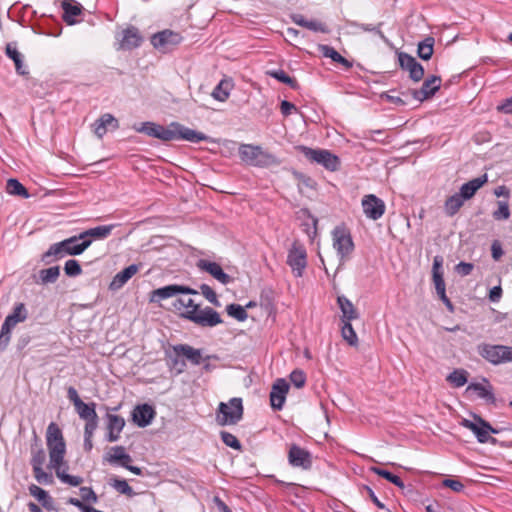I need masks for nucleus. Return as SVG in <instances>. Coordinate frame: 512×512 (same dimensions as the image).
Listing matches in <instances>:
<instances>
[{
  "label": "nucleus",
  "mask_w": 512,
  "mask_h": 512,
  "mask_svg": "<svg viewBox=\"0 0 512 512\" xmlns=\"http://www.w3.org/2000/svg\"><path fill=\"white\" fill-rule=\"evenodd\" d=\"M80 493L83 501L96 503L98 501V496L90 487H81Z\"/></svg>",
  "instance_id": "052dcab7"
},
{
  "label": "nucleus",
  "mask_w": 512,
  "mask_h": 512,
  "mask_svg": "<svg viewBox=\"0 0 512 512\" xmlns=\"http://www.w3.org/2000/svg\"><path fill=\"white\" fill-rule=\"evenodd\" d=\"M437 278L433 280L436 292L440 299L444 302L446 307L449 309V311H453L454 307L449 298L446 296V290H445V282L443 279V275H437Z\"/></svg>",
  "instance_id": "a19ab883"
},
{
  "label": "nucleus",
  "mask_w": 512,
  "mask_h": 512,
  "mask_svg": "<svg viewBox=\"0 0 512 512\" xmlns=\"http://www.w3.org/2000/svg\"><path fill=\"white\" fill-rule=\"evenodd\" d=\"M6 55L13 60L16 72L19 75H27L29 72L23 63V56L18 51L15 43H8L5 48Z\"/></svg>",
  "instance_id": "c85d7f7f"
},
{
  "label": "nucleus",
  "mask_w": 512,
  "mask_h": 512,
  "mask_svg": "<svg viewBox=\"0 0 512 512\" xmlns=\"http://www.w3.org/2000/svg\"><path fill=\"white\" fill-rule=\"evenodd\" d=\"M238 154L240 160L248 166L272 168L281 164L276 155L263 149L260 145L242 143L239 145Z\"/></svg>",
  "instance_id": "20e7f679"
},
{
  "label": "nucleus",
  "mask_w": 512,
  "mask_h": 512,
  "mask_svg": "<svg viewBox=\"0 0 512 512\" xmlns=\"http://www.w3.org/2000/svg\"><path fill=\"white\" fill-rule=\"evenodd\" d=\"M243 417L241 398H232L228 403L221 402L218 406L216 421L219 425H235Z\"/></svg>",
  "instance_id": "0eeeda50"
},
{
  "label": "nucleus",
  "mask_w": 512,
  "mask_h": 512,
  "mask_svg": "<svg viewBox=\"0 0 512 512\" xmlns=\"http://www.w3.org/2000/svg\"><path fill=\"white\" fill-rule=\"evenodd\" d=\"M497 110L505 114H512V96L498 105Z\"/></svg>",
  "instance_id": "774afa93"
},
{
  "label": "nucleus",
  "mask_w": 512,
  "mask_h": 512,
  "mask_svg": "<svg viewBox=\"0 0 512 512\" xmlns=\"http://www.w3.org/2000/svg\"><path fill=\"white\" fill-rule=\"evenodd\" d=\"M305 28L314 32H328L326 25L317 20H307Z\"/></svg>",
  "instance_id": "680f3d73"
},
{
  "label": "nucleus",
  "mask_w": 512,
  "mask_h": 512,
  "mask_svg": "<svg viewBox=\"0 0 512 512\" xmlns=\"http://www.w3.org/2000/svg\"><path fill=\"white\" fill-rule=\"evenodd\" d=\"M107 441L116 442L120 438V434L125 426V420L123 417L107 413Z\"/></svg>",
  "instance_id": "5701e85b"
},
{
  "label": "nucleus",
  "mask_w": 512,
  "mask_h": 512,
  "mask_svg": "<svg viewBox=\"0 0 512 512\" xmlns=\"http://www.w3.org/2000/svg\"><path fill=\"white\" fill-rule=\"evenodd\" d=\"M155 415L156 412L151 405L142 404L135 407L132 418L139 427H146L152 422Z\"/></svg>",
  "instance_id": "4be33fe9"
},
{
  "label": "nucleus",
  "mask_w": 512,
  "mask_h": 512,
  "mask_svg": "<svg viewBox=\"0 0 512 512\" xmlns=\"http://www.w3.org/2000/svg\"><path fill=\"white\" fill-rule=\"evenodd\" d=\"M482 356L493 364L512 361V347L504 345H485Z\"/></svg>",
  "instance_id": "f3484780"
},
{
  "label": "nucleus",
  "mask_w": 512,
  "mask_h": 512,
  "mask_svg": "<svg viewBox=\"0 0 512 512\" xmlns=\"http://www.w3.org/2000/svg\"><path fill=\"white\" fill-rule=\"evenodd\" d=\"M46 461V454L43 449L32 451L31 465L32 469L43 467Z\"/></svg>",
  "instance_id": "4d7b16f0"
},
{
  "label": "nucleus",
  "mask_w": 512,
  "mask_h": 512,
  "mask_svg": "<svg viewBox=\"0 0 512 512\" xmlns=\"http://www.w3.org/2000/svg\"><path fill=\"white\" fill-rule=\"evenodd\" d=\"M66 256L63 242L55 243L50 246V248L42 254L41 260L45 264H50L55 260L61 259Z\"/></svg>",
  "instance_id": "72a5a7b5"
},
{
  "label": "nucleus",
  "mask_w": 512,
  "mask_h": 512,
  "mask_svg": "<svg viewBox=\"0 0 512 512\" xmlns=\"http://www.w3.org/2000/svg\"><path fill=\"white\" fill-rule=\"evenodd\" d=\"M362 207L365 215L372 220H378L385 213V203L375 194H366L362 199Z\"/></svg>",
  "instance_id": "6ab92c4d"
},
{
  "label": "nucleus",
  "mask_w": 512,
  "mask_h": 512,
  "mask_svg": "<svg viewBox=\"0 0 512 512\" xmlns=\"http://www.w3.org/2000/svg\"><path fill=\"white\" fill-rule=\"evenodd\" d=\"M268 74L276 80L287 84L290 88L296 90L299 88V84L295 78L290 77L284 70L278 69L269 71Z\"/></svg>",
  "instance_id": "37998d69"
},
{
  "label": "nucleus",
  "mask_w": 512,
  "mask_h": 512,
  "mask_svg": "<svg viewBox=\"0 0 512 512\" xmlns=\"http://www.w3.org/2000/svg\"><path fill=\"white\" fill-rule=\"evenodd\" d=\"M287 264L296 277H301L307 265L306 248L299 241H294L287 256Z\"/></svg>",
  "instance_id": "f8f14e48"
},
{
  "label": "nucleus",
  "mask_w": 512,
  "mask_h": 512,
  "mask_svg": "<svg viewBox=\"0 0 512 512\" xmlns=\"http://www.w3.org/2000/svg\"><path fill=\"white\" fill-rule=\"evenodd\" d=\"M296 149L311 163L321 165L329 171H336L340 167V159L337 155L326 149H314L299 145Z\"/></svg>",
  "instance_id": "39448f33"
},
{
  "label": "nucleus",
  "mask_w": 512,
  "mask_h": 512,
  "mask_svg": "<svg viewBox=\"0 0 512 512\" xmlns=\"http://www.w3.org/2000/svg\"><path fill=\"white\" fill-rule=\"evenodd\" d=\"M5 190L6 192H28L24 185L15 178L6 181Z\"/></svg>",
  "instance_id": "13d9d810"
},
{
  "label": "nucleus",
  "mask_w": 512,
  "mask_h": 512,
  "mask_svg": "<svg viewBox=\"0 0 512 512\" xmlns=\"http://www.w3.org/2000/svg\"><path fill=\"white\" fill-rule=\"evenodd\" d=\"M498 208L493 212V217L496 220H507L510 217L509 204L507 201H498Z\"/></svg>",
  "instance_id": "3c124183"
},
{
  "label": "nucleus",
  "mask_w": 512,
  "mask_h": 512,
  "mask_svg": "<svg viewBox=\"0 0 512 512\" xmlns=\"http://www.w3.org/2000/svg\"><path fill=\"white\" fill-rule=\"evenodd\" d=\"M434 43L435 40L433 37H426L424 40L420 41L418 43L417 47V55L422 60H429L431 59L433 52H434Z\"/></svg>",
  "instance_id": "e433bc0d"
},
{
  "label": "nucleus",
  "mask_w": 512,
  "mask_h": 512,
  "mask_svg": "<svg viewBox=\"0 0 512 512\" xmlns=\"http://www.w3.org/2000/svg\"><path fill=\"white\" fill-rule=\"evenodd\" d=\"M288 390L289 384L286 382V380L277 379L275 381L270 392V403L273 409H282Z\"/></svg>",
  "instance_id": "412c9836"
},
{
  "label": "nucleus",
  "mask_w": 512,
  "mask_h": 512,
  "mask_svg": "<svg viewBox=\"0 0 512 512\" xmlns=\"http://www.w3.org/2000/svg\"><path fill=\"white\" fill-rule=\"evenodd\" d=\"M290 380L297 388H301L305 385L306 375L302 370H294L290 374Z\"/></svg>",
  "instance_id": "bf43d9fd"
},
{
  "label": "nucleus",
  "mask_w": 512,
  "mask_h": 512,
  "mask_svg": "<svg viewBox=\"0 0 512 512\" xmlns=\"http://www.w3.org/2000/svg\"><path fill=\"white\" fill-rule=\"evenodd\" d=\"M98 427V419L88 420L84 426V437H92Z\"/></svg>",
  "instance_id": "0e129e2a"
},
{
  "label": "nucleus",
  "mask_w": 512,
  "mask_h": 512,
  "mask_svg": "<svg viewBox=\"0 0 512 512\" xmlns=\"http://www.w3.org/2000/svg\"><path fill=\"white\" fill-rule=\"evenodd\" d=\"M288 461L291 466L303 470H309L312 467L311 453L296 444H292L289 448Z\"/></svg>",
  "instance_id": "a211bd4d"
},
{
  "label": "nucleus",
  "mask_w": 512,
  "mask_h": 512,
  "mask_svg": "<svg viewBox=\"0 0 512 512\" xmlns=\"http://www.w3.org/2000/svg\"><path fill=\"white\" fill-rule=\"evenodd\" d=\"M319 51L324 57L330 58L332 61L341 64L346 69H350L352 67V62L341 56L340 53L329 45H320Z\"/></svg>",
  "instance_id": "473e14b6"
},
{
  "label": "nucleus",
  "mask_w": 512,
  "mask_h": 512,
  "mask_svg": "<svg viewBox=\"0 0 512 512\" xmlns=\"http://www.w3.org/2000/svg\"><path fill=\"white\" fill-rule=\"evenodd\" d=\"M66 255H79L91 244V240H82L79 236H73L62 241Z\"/></svg>",
  "instance_id": "393cba45"
},
{
  "label": "nucleus",
  "mask_w": 512,
  "mask_h": 512,
  "mask_svg": "<svg viewBox=\"0 0 512 512\" xmlns=\"http://www.w3.org/2000/svg\"><path fill=\"white\" fill-rule=\"evenodd\" d=\"M474 419L475 422L470 421L468 419H463L461 421V425L471 430L476 435L480 443H494L496 440L493 437H491L490 434H497L498 430L493 428L487 421L483 420L479 416L474 415Z\"/></svg>",
  "instance_id": "9d476101"
},
{
  "label": "nucleus",
  "mask_w": 512,
  "mask_h": 512,
  "mask_svg": "<svg viewBox=\"0 0 512 512\" xmlns=\"http://www.w3.org/2000/svg\"><path fill=\"white\" fill-rule=\"evenodd\" d=\"M232 84L229 80H221L212 92V97L220 102H224L228 99Z\"/></svg>",
  "instance_id": "4c0bfd02"
},
{
  "label": "nucleus",
  "mask_w": 512,
  "mask_h": 512,
  "mask_svg": "<svg viewBox=\"0 0 512 512\" xmlns=\"http://www.w3.org/2000/svg\"><path fill=\"white\" fill-rule=\"evenodd\" d=\"M487 180V174L478 176L462 184L459 188V192H477V190H479L487 182Z\"/></svg>",
  "instance_id": "79ce46f5"
},
{
  "label": "nucleus",
  "mask_w": 512,
  "mask_h": 512,
  "mask_svg": "<svg viewBox=\"0 0 512 512\" xmlns=\"http://www.w3.org/2000/svg\"><path fill=\"white\" fill-rule=\"evenodd\" d=\"M443 486L450 488L454 492H461L464 489V485L456 479H445Z\"/></svg>",
  "instance_id": "69168bd1"
},
{
  "label": "nucleus",
  "mask_w": 512,
  "mask_h": 512,
  "mask_svg": "<svg viewBox=\"0 0 512 512\" xmlns=\"http://www.w3.org/2000/svg\"><path fill=\"white\" fill-rule=\"evenodd\" d=\"M60 275V267L54 266L46 269H41L38 272L36 283L41 285L52 284L57 281Z\"/></svg>",
  "instance_id": "2f4dec72"
},
{
  "label": "nucleus",
  "mask_w": 512,
  "mask_h": 512,
  "mask_svg": "<svg viewBox=\"0 0 512 512\" xmlns=\"http://www.w3.org/2000/svg\"><path fill=\"white\" fill-rule=\"evenodd\" d=\"M473 268L474 265L472 263L460 262L456 266V271L458 274L462 276H467L472 272Z\"/></svg>",
  "instance_id": "338daca9"
},
{
  "label": "nucleus",
  "mask_w": 512,
  "mask_h": 512,
  "mask_svg": "<svg viewBox=\"0 0 512 512\" xmlns=\"http://www.w3.org/2000/svg\"><path fill=\"white\" fill-rule=\"evenodd\" d=\"M111 452L107 455L106 460L112 464L118 463L122 467H128V464L132 462V457L125 452L123 446L112 447Z\"/></svg>",
  "instance_id": "7c9ffc66"
},
{
  "label": "nucleus",
  "mask_w": 512,
  "mask_h": 512,
  "mask_svg": "<svg viewBox=\"0 0 512 512\" xmlns=\"http://www.w3.org/2000/svg\"><path fill=\"white\" fill-rule=\"evenodd\" d=\"M178 294H184V296L177 298L173 303V306L177 311H179L182 317H184V314H186L187 311L193 310L194 308L197 309L199 307V304H196L192 298L187 296L190 294H197V292L189 287L176 284L154 290L152 292L151 301L159 302Z\"/></svg>",
  "instance_id": "7ed1b4c3"
},
{
  "label": "nucleus",
  "mask_w": 512,
  "mask_h": 512,
  "mask_svg": "<svg viewBox=\"0 0 512 512\" xmlns=\"http://www.w3.org/2000/svg\"><path fill=\"white\" fill-rule=\"evenodd\" d=\"M475 194H453L445 201V212L448 216L455 215L463 206L466 200L471 199Z\"/></svg>",
  "instance_id": "cd10ccee"
},
{
  "label": "nucleus",
  "mask_w": 512,
  "mask_h": 512,
  "mask_svg": "<svg viewBox=\"0 0 512 512\" xmlns=\"http://www.w3.org/2000/svg\"><path fill=\"white\" fill-rule=\"evenodd\" d=\"M65 274L69 277H75L82 273V268L77 260L70 259L64 266Z\"/></svg>",
  "instance_id": "603ef678"
},
{
  "label": "nucleus",
  "mask_w": 512,
  "mask_h": 512,
  "mask_svg": "<svg viewBox=\"0 0 512 512\" xmlns=\"http://www.w3.org/2000/svg\"><path fill=\"white\" fill-rule=\"evenodd\" d=\"M470 392L476 393L479 398L485 399L487 402H495V396L490 386L487 388L481 383H471L466 389V393Z\"/></svg>",
  "instance_id": "c9c22d12"
},
{
  "label": "nucleus",
  "mask_w": 512,
  "mask_h": 512,
  "mask_svg": "<svg viewBox=\"0 0 512 512\" xmlns=\"http://www.w3.org/2000/svg\"><path fill=\"white\" fill-rule=\"evenodd\" d=\"M139 270V267L135 264H132L128 267H126L125 269H123L122 271L118 272L111 284H110V288L112 290H117V289H120L122 286H124L128 280H130Z\"/></svg>",
  "instance_id": "bb28decb"
},
{
  "label": "nucleus",
  "mask_w": 512,
  "mask_h": 512,
  "mask_svg": "<svg viewBox=\"0 0 512 512\" xmlns=\"http://www.w3.org/2000/svg\"><path fill=\"white\" fill-rule=\"evenodd\" d=\"M98 121L103 123V125H105L106 128L108 126H112L114 129H117L119 127L117 119L113 115H111L109 113L103 114L98 119Z\"/></svg>",
  "instance_id": "e2e57ef3"
},
{
  "label": "nucleus",
  "mask_w": 512,
  "mask_h": 512,
  "mask_svg": "<svg viewBox=\"0 0 512 512\" xmlns=\"http://www.w3.org/2000/svg\"><path fill=\"white\" fill-rule=\"evenodd\" d=\"M139 133H144L150 137L162 140H184L191 143L201 141H212V139L203 132L190 129L179 122H171L168 126H163L154 122H143L139 127H134Z\"/></svg>",
  "instance_id": "f03ea898"
},
{
  "label": "nucleus",
  "mask_w": 512,
  "mask_h": 512,
  "mask_svg": "<svg viewBox=\"0 0 512 512\" xmlns=\"http://www.w3.org/2000/svg\"><path fill=\"white\" fill-rule=\"evenodd\" d=\"M332 240L341 262L350 259L355 248L350 230L345 225L336 226L332 231Z\"/></svg>",
  "instance_id": "6e6552de"
},
{
  "label": "nucleus",
  "mask_w": 512,
  "mask_h": 512,
  "mask_svg": "<svg viewBox=\"0 0 512 512\" xmlns=\"http://www.w3.org/2000/svg\"><path fill=\"white\" fill-rule=\"evenodd\" d=\"M468 373L465 370H454L447 377V381L453 384L455 387H461L467 382Z\"/></svg>",
  "instance_id": "de8ad7c7"
},
{
  "label": "nucleus",
  "mask_w": 512,
  "mask_h": 512,
  "mask_svg": "<svg viewBox=\"0 0 512 512\" xmlns=\"http://www.w3.org/2000/svg\"><path fill=\"white\" fill-rule=\"evenodd\" d=\"M197 267L200 270L209 273L221 284L227 285L233 281V278L227 273H225L221 266L216 262H212L206 259H200L197 262Z\"/></svg>",
  "instance_id": "aec40b11"
},
{
  "label": "nucleus",
  "mask_w": 512,
  "mask_h": 512,
  "mask_svg": "<svg viewBox=\"0 0 512 512\" xmlns=\"http://www.w3.org/2000/svg\"><path fill=\"white\" fill-rule=\"evenodd\" d=\"M227 314L238 321H245L248 314L244 307L239 304H230L226 307Z\"/></svg>",
  "instance_id": "49530a36"
},
{
  "label": "nucleus",
  "mask_w": 512,
  "mask_h": 512,
  "mask_svg": "<svg viewBox=\"0 0 512 512\" xmlns=\"http://www.w3.org/2000/svg\"><path fill=\"white\" fill-rule=\"evenodd\" d=\"M441 82L440 76L432 75L424 80L420 89H411L407 92H402V95L407 96L410 94L415 100L423 102L436 94L441 87Z\"/></svg>",
  "instance_id": "4468645a"
},
{
  "label": "nucleus",
  "mask_w": 512,
  "mask_h": 512,
  "mask_svg": "<svg viewBox=\"0 0 512 512\" xmlns=\"http://www.w3.org/2000/svg\"><path fill=\"white\" fill-rule=\"evenodd\" d=\"M297 217L302 219L306 217L308 221L301 224L303 231L307 234L310 240H313L317 236V225L318 219L313 217L307 208H303L297 212Z\"/></svg>",
  "instance_id": "a878e982"
},
{
  "label": "nucleus",
  "mask_w": 512,
  "mask_h": 512,
  "mask_svg": "<svg viewBox=\"0 0 512 512\" xmlns=\"http://www.w3.org/2000/svg\"><path fill=\"white\" fill-rule=\"evenodd\" d=\"M184 318L201 327H214L223 322L220 314L208 306L203 309L199 306L197 309L187 311Z\"/></svg>",
  "instance_id": "1a4fd4ad"
},
{
  "label": "nucleus",
  "mask_w": 512,
  "mask_h": 512,
  "mask_svg": "<svg viewBox=\"0 0 512 512\" xmlns=\"http://www.w3.org/2000/svg\"><path fill=\"white\" fill-rule=\"evenodd\" d=\"M116 38L119 44L118 49L120 50H132L138 48L143 42V36L139 29L133 25L123 29Z\"/></svg>",
  "instance_id": "dca6fc26"
},
{
  "label": "nucleus",
  "mask_w": 512,
  "mask_h": 512,
  "mask_svg": "<svg viewBox=\"0 0 512 512\" xmlns=\"http://www.w3.org/2000/svg\"><path fill=\"white\" fill-rule=\"evenodd\" d=\"M114 225L98 226L95 228L88 229L79 235L82 240H88L87 238L104 239L111 234Z\"/></svg>",
  "instance_id": "f704fd0d"
},
{
  "label": "nucleus",
  "mask_w": 512,
  "mask_h": 512,
  "mask_svg": "<svg viewBox=\"0 0 512 512\" xmlns=\"http://www.w3.org/2000/svg\"><path fill=\"white\" fill-rule=\"evenodd\" d=\"M200 290H201V293L202 295L213 305L219 307L221 306L218 298H217V295L215 293V291L208 285L206 284H202L200 286Z\"/></svg>",
  "instance_id": "6e6d98bb"
},
{
  "label": "nucleus",
  "mask_w": 512,
  "mask_h": 512,
  "mask_svg": "<svg viewBox=\"0 0 512 512\" xmlns=\"http://www.w3.org/2000/svg\"><path fill=\"white\" fill-rule=\"evenodd\" d=\"M342 337L352 346L357 345L358 338L357 335L351 325V322L345 321L343 322V326L341 328Z\"/></svg>",
  "instance_id": "a18cd8bd"
},
{
  "label": "nucleus",
  "mask_w": 512,
  "mask_h": 512,
  "mask_svg": "<svg viewBox=\"0 0 512 512\" xmlns=\"http://www.w3.org/2000/svg\"><path fill=\"white\" fill-rule=\"evenodd\" d=\"M61 7L63 9L62 19L67 25L78 23L75 17L82 14L83 7L81 4L74 0H63Z\"/></svg>",
  "instance_id": "b1692460"
},
{
  "label": "nucleus",
  "mask_w": 512,
  "mask_h": 512,
  "mask_svg": "<svg viewBox=\"0 0 512 512\" xmlns=\"http://www.w3.org/2000/svg\"><path fill=\"white\" fill-rule=\"evenodd\" d=\"M173 351L176 355V358L173 360V367L177 368L178 373H182L186 366L184 361L178 360V357L183 356L194 365H199L203 360L201 350L187 344L175 345L173 346Z\"/></svg>",
  "instance_id": "ddd939ff"
},
{
  "label": "nucleus",
  "mask_w": 512,
  "mask_h": 512,
  "mask_svg": "<svg viewBox=\"0 0 512 512\" xmlns=\"http://www.w3.org/2000/svg\"><path fill=\"white\" fill-rule=\"evenodd\" d=\"M29 493L37 498V500L40 501L44 507H47V502L50 497L44 489L35 484H32L29 486Z\"/></svg>",
  "instance_id": "09e8293b"
},
{
  "label": "nucleus",
  "mask_w": 512,
  "mask_h": 512,
  "mask_svg": "<svg viewBox=\"0 0 512 512\" xmlns=\"http://www.w3.org/2000/svg\"><path fill=\"white\" fill-rule=\"evenodd\" d=\"M96 404L94 402L87 404L83 401L78 404L75 409L79 414V417L85 421L98 419V415L95 410Z\"/></svg>",
  "instance_id": "58836bf2"
},
{
  "label": "nucleus",
  "mask_w": 512,
  "mask_h": 512,
  "mask_svg": "<svg viewBox=\"0 0 512 512\" xmlns=\"http://www.w3.org/2000/svg\"><path fill=\"white\" fill-rule=\"evenodd\" d=\"M33 475L36 481L40 484L47 485L53 483L52 474L45 472L43 467L33 469Z\"/></svg>",
  "instance_id": "864d4df0"
},
{
  "label": "nucleus",
  "mask_w": 512,
  "mask_h": 512,
  "mask_svg": "<svg viewBox=\"0 0 512 512\" xmlns=\"http://www.w3.org/2000/svg\"><path fill=\"white\" fill-rule=\"evenodd\" d=\"M348 26L352 27V28L360 29L364 32H374L380 37L381 40H383L386 43L388 42V38L381 31L382 23L373 25V24H362V23H358L356 21H349Z\"/></svg>",
  "instance_id": "ea45409f"
},
{
  "label": "nucleus",
  "mask_w": 512,
  "mask_h": 512,
  "mask_svg": "<svg viewBox=\"0 0 512 512\" xmlns=\"http://www.w3.org/2000/svg\"><path fill=\"white\" fill-rule=\"evenodd\" d=\"M182 39L183 37L178 32L165 29L151 36V44L158 51L167 53L178 46Z\"/></svg>",
  "instance_id": "9b49d317"
},
{
  "label": "nucleus",
  "mask_w": 512,
  "mask_h": 512,
  "mask_svg": "<svg viewBox=\"0 0 512 512\" xmlns=\"http://www.w3.org/2000/svg\"><path fill=\"white\" fill-rule=\"evenodd\" d=\"M115 490L119 493L124 494L128 497H132L135 495L133 489L129 486L126 480L123 479H114L111 484Z\"/></svg>",
  "instance_id": "8fccbe9b"
},
{
  "label": "nucleus",
  "mask_w": 512,
  "mask_h": 512,
  "mask_svg": "<svg viewBox=\"0 0 512 512\" xmlns=\"http://www.w3.org/2000/svg\"><path fill=\"white\" fill-rule=\"evenodd\" d=\"M399 66L402 70L409 72V78L413 82H419L424 77L423 66L410 54L397 52Z\"/></svg>",
  "instance_id": "2eb2a0df"
},
{
  "label": "nucleus",
  "mask_w": 512,
  "mask_h": 512,
  "mask_svg": "<svg viewBox=\"0 0 512 512\" xmlns=\"http://www.w3.org/2000/svg\"><path fill=\"white\" fill-rule=\"evenodd\" d=\"M337 303L342 312L343 322H351L352 320H356L359 318V313L357 309L354 307L353 303L348 298H346L345 296H339L337 298Z\"/></svg>",
  "instance_id": "c756f323"
},
{
  "label": "nucleus",
  "mask_w": 512,
  "mask_h": 512,
  "mask_svg": "<svg viewBox=\"0 0 512 512\" xmlns=\"http://www.w3.org/2000/svg\"><path fill=\"white\" fill-rule=\"evenodd\" d=\"M371 471L373 473H375L376 475H378V476L386 479L387 481L393 483L397 487L404 488V483H403V481L401 480V478L399 476L394 475L393 473H391V472H389L387 470L378 468V467H372Z\"/></svg>",
  "instance_id": "c03bdc74"
},
{
  "label": "nucleus",
  "mask_w": 512,
  "mask_h": 512,
  "mask_svg": "<svg viewBox=\"0 0 512 512\" xmlns=\"http://www.w3.org/2000/svg\"><path fill=\"white\" fill-rule=\"evenodd\" d=\"M46 444L49 451V467L55 470L56 476L65 484L77 487L82 484L83 478L67 473L68 464L65 461L66 443L59 426L51 422L47 427Z\"/></svg>",
  "instance_id": "f257e3e1"
},
{
  "label": "nucleus",
  "mask_w": 512,
  "mask_h": 512,
  "mask_svg": "<svg viewBox=\"0 0 512 512\" xmlns=\"http://www.w3.org/2000/svg\"><path fill=\"white\" fill-rule=\"evenodd\" d=\"M28 310L24 303H17L5 318L0 331V350H5L10 342L12 330L17 324L26 321Z\"/></svg>",
  "instance_id": "423d86ee"
},
{
  "label": "nucleus",
  "mask_w": 512,
  "mask_h": 512,
  "mask_svg": "<svg viewBox=\"0 0 512 512\" xmlns=\"http://www.w3.org/2000/svg\"><path fill=\"white\" fill-rule=\"evenodd\" d=\"M220 436H221V440L223 441V443L225 445H227L233 449H236V450H241V443L236 438V436H234L233 434L226 432V431H222L220 433Z\"/></svg>",
  "instance_id": "5fc2aeb1"
}]
</instances>
